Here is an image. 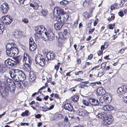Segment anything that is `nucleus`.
Instances as JSON below:
<instances>
[{
    "instance_id": "nucleus-9",
    "label": "nucleus",
    "mask_w": 127,
    "mask_h": 127,
    "mask_svg": "<svg viewBox=\"0 0 127 127\" xmlns=\"http://www.w3.org/2000/svg\"><path fill=\"white\" fill-rule=\"evenodd\" d=\"M117 93L120 95L125 94L127 92V86H122L119 88L117 90Z\"/></svg>"
},
{
    "instance_id": "nucleus-11",
    "label": "nucleus",
    "mask_w": 127,
    "mask_h": 127,
    "mask_svg": "<svg viewBox=\"0 0 127 127\" xmlns=\"http://www.w3.org/2000/svg\"><path fill=\"white\" fill-rule=\"evenodd\" d=\"M35 63L37 64H38L41 66H43L45 64V60L44 58H40L39 60H38L36 57L35 59Z\"/></svg>"
},
{
    "instance_id": "nucleus-29",
    "label": "nucleus",
    "mask_w": 127,
    "mask_h": 127,
    "mask_svg": "<svg viewBox=\"0 0 127 127\" xmlns=\"http://www.w3.org/2000/svg\"><path fill=\"white\" fill-rule=\"evenodd\" d=\"M72 100L74 102H77L78 101L79 97L78 96L75 95L71 97Z\"/></svg>"
},
{
    "instance_id": "nucleus-30",
    "label": "nucleus",
    "mask_w": 127,
    "mask_h": 127,
    "mask_svg": "<svg viewBox=\"0 0 127 127\" xmlns=\"http://www.w3.org/2000/svg\"><path fill=\"white\" fill-rule=\"evenodd\" d=\"M19 81H16L14 83V85H15V88L16 87L18 88H21L23 87Z\"/></svg>"
},
{
    "instance_id": "nucleus-5",
    "label": "nucleus",
    "mask_w": 127,
    "mask_h": 127,
    "mask_svg": "<svg viewBox=\"0 0 127 127\" xmlns=\"http://www.w3.org/2000/svg\"><path fill=\"white\" fill-rule=\"evenodd\" d=\"M107 115L106 119L103 121L104 125L106 126L109 125L113 120L112 116L110 114H108Z\"/></svg>"
},
{
    "instance_id": "nucleus-63",
    "label": "nucleus",
    "mask_w": 127,
    "mask_h": 127,
    "mask_svg": "<svg viewBox=\"0 0 127 127\" xmlns=\"http://www.w3.org/2000/svg\"><path fill=\"white\" fill-rule=\"evenodd\" d=\"M40 34H38L36 32H35V33L34 34V35L35 36V37L36 39H39V35Z\"/></svg>"
},
{
    "instance_id": "nucleus-46",
    "label": "nucleus",
    "mask_w": 127,
    "mask_h": 127,
    "mask_svg": "<svg viewBox=\"0 0 127 127\" xmlns=\"http://www.w3.org/2000/svg\"><path fill=\"white\" fill-rule=\"evenodd\" d=\"M95 28H94L92 29H90L88 32V34H92L93 32L95 30Z\"/></svg>"
},
{
    "instance_id": "nucleus-56",
    "label": "nucleus",
    "mask_w": 127,
    "mask_h": 127,
    "mask_svg": "<svg viewBox=\"0 0 127 127\" xmlns=\"http://www.w3.org/2000/svg\"><path fill=\"white\" fill-rule=\"evenodd\" d=\"M29 44L30 45H31L32 44L35 43V42L33 41V39L32 38H30L29 39Z\"/></svg>"
},
{
    "instance_id": "nucleus-20",
    "label": "nucleus",
    "mask_w": 127,
    "mask_h": 127,
    "mask_svg": "<svg viewBox=\"0 0 127 127\" xmlns=\"http://www.w3.org/2000/svg\"><path fill=\"white\" fill-rule=\"evenodd\" d=\"M36 75L35 73L32 71H30L29 73V79L31 81H32L36 78Z\"/></svg>"
},
{
    "instance_id": "nucleus-58",
    "label": "nucleus",
    "mask_w": 127,
    "mask_h": 127,
    "mask_svg": "<svg viewBox=\"0 0 127 127\" xmlns=\"http://www.w3.org/2000/svg\"><path fill=\"white\" fill-rule=\"evenodd\" d=\"M77 86H76L74 87L70 88V90L72 92H75L76 91V88Z\"/></svg>"
},
{
    "instance_id": "nucleus-54",
    "label": "nucleus",
    "mask_w": 127,
    "mask_h": 127,
    "mask_svg": "<svg viewBox=\"0 0 127 127\" xmlns=\"http://www.w3.org/2000/svg\"><path fill=\"white\" fill-rule=\"evenodd\" d=\"M60 64V63H58L57 65H55V69H56L57 71H58L59 70V65Z\"/></svg>"
},
{
    "instance_id": "nucleus-51",
    "label": "nucleus",
    "mask_w": 127,
    "mask_h": 127,
    "mask_svg": "<svg viewBox=\"0 0 127 127\" xmlns=\"http://www.w3.org/2000/svg\"><path fill=\"white\" fill-rule=\"evenodd\" d=\"M22 21L23 22L25 23H27L29 22V20L28 19L26 18H24L22 19Z\"/></svg>"
},
{
    "instance_id": "nucleus-23",
    "label": "nucleus",
    "mask_w": 127,
    "mask_h": 127,
    "mask_svg": "<svg viewBox=\"0 0 127 127\" xmlns=\"http://www.w3.org/2000/svg\"><path fill=\"white\" fill-rule=\"evenodd\" d=\"M107 114L105 112H102L98 113L97 114L98 117L99 118H100L104 119L106 117Z\"/></svg>"
},
{
    "instance_id": "nucleus-13",
    "label": "nucleus",
    "mask_w": 127,
    "mask_h": 127,
    "mask_svg": "<svg viewBox=\"0 0 127 127\" xmlns=\"http://www.w3.org/2000/svg\"><path fill=\"white\" fill-rule=\"evenodd\" d=\"M4 64L6 69L7 67L9 66L12 67L14 66L15 64L13 61L12 60L9 59V60H7L5 61Z\"/></svg>"
},
{
    "instance_id": "nucleus-22",
    "label": "nucleus",
    "mask_w": 127,
    "mask_h": 127,
    "mask_svg": "<svg viewBox=\"0 0 127 127\" xmlns=\"http://www.w3.org/2000/svg\"><path fill=\"white\" fill-rule=\"evenodd\" d=\"M67 124H65V122H60L58 123V126L60 127H70V124L68 123H67Z\"/></svg>"
},
{
    "instance_id": "nucleus-31",
    "label": "nucleus",
    "mask_w": 127,
    "mask_h": 127,
    "mask_svg": "<svg viewBox=\"0 0 127 127\" xmlns=\"http://www.w3.org/2000/svg\"><path fill=\"white\" fill-rule=\"evenodd\" d=\"M43 31V26H39L38 27L37 30H35V32L36 33L41 34Z\"/></svg>"
},
{
    "instance_id": "nucleus-14",
    "label": "nucleus",
    "mask_w": 127,
    "mask_h": 127,
    "mask_svg": "<svg viewBox=\"0 0 127 127\" xmlns=\"http://www.w3.org/2000/svg\"><path fill=\"white\" fill-rule=\"evenodd\" d=\"M96 93L98 95L100 96L105 94L106 92L104 88L101 87L97 88L96 90Z\"/></svg>"
},
{
    "instance_id": "nucleus-15",
    "label": "nucleus",
    "mask_w": 127,
    "mask_h": 127,
    "mask_svg": "<svg viewBox=\"0 0 127 127\" xmlns=\"http://www.w3.org/2000/svg\"><path fill=\"white\" fill-rule=\"evenodd\" d=\"M5 89L8 92H14L15 90V85L10 84L6 85L5 87Z\"/></svg>"
},
{
    "instance_id": "nucleus-27",
    "label": "nucleus",
    "mask_w": 127,
    "mask_h": 127,
    "mask_svg": "<svg viewBox=\"0 0 127 127\" xmlns=\"http://www.w3.org/2000/svg\"><path fill=\"white\" fill-rule=\"evenodd\" d=\"M92 1V0H85L83 2V5L84 7H86Z\"/></svg>"
},
{
    "instance_id": "nucleus-3",
    "label": "nucleus",
    "mask_w": 127,
    "mask_h": 127,
    "mask_svg": "<svg viewBox=\"0 0 127 127\" xmlns=\"http://www.w3.org/2000/svg\"><path fill=\"white\" fill-rule=\"evenodd\" d=\"M45 34L47 37L48 39L50 41L54 40L55 38V35L53 31L49 29L47 30Z\"/></svg>"
},
{
    "instance_id": "nucleus-17",
    "label": "nucleus",
    "mask_w": 127,
    "mask_h": 127,
    "mask_svg": "<svg viewBox=\"0 0 127 127\" xmlns=\"http://www.w3.org/2000/svg\"><path fill=\"white\" fill-rule=\"evenodd\" d=\"M89 101V102L91 104L94 106H97L99 104V102L95 98H90Z\"/></svg>"
},
{
    "instance_id": "nucleus-32",
    "label": "nucleus",
    "mask_w": 127,
    "mask_h": 127,
    "mask_svg": "<svg viewBox=\"0 0 127 127\" xmlns=\"http://www.w3.org/2000/svg\"><path fill=\"white\" fill-rule=\"evenodd\" d=\"M10 57H12V56H9ZM13 57V58L14 60V62H16V63H19L20 62V58L19 56H16L15 57V56H12Z\"/></svg>"
},
{
    "instance_id": "nucleus-53",
    "label": "nucleus",
    "mask_w": 127,
    "mask_h": 127,
    "mask_svg": "<svg viewBox=\"0 0 127 127\" xmlns=\"http://www.w3.org/2000/svg\"><path fill=\"white\" fill-rule=\"evenodd\" d=\"M118 14L119 16L121 17H123L124 15L123 12L122 11H119L118 13Z\"/></svg>"
},
{
    "instance_id": "nucleus-34",
    "label": "nucleus",
    "mask_w": 127,
    "mask_h": 127,
    "mask_svg": "<svg viewBox=\"0 0 127 127\" xmlns=\"http://www.w3.org/2000/svg\"><path fill=\"white\" fill-rule=\"evenodd\" d=\"M83 72V71H76L75 72V74L76 77H81L82 76Z\"/></svg>"
},
{
    "instance_id": "nucleus-33",
    "label": "nucleus",
    "mask_w": 127,
    "mask_h": 127,
    "mask_svg": "<svg viewBox=\"0 0 127 127\" xmlns=\"http://www.w3.org/2000/svg\"><path fill=\"white\" fill-rule=\"evenodd\" d=\"M36 45L35 43L30 45V49L31 51H33L36 49Z\"/></svg>"
},
{
    "instance_id": "nucleus-55",
    "label": "nucleus",
    "mask_w": 127,
    "mask_h": 127,
    "mask_svg": "<svg viewBox=\"0 0 127 127\" xmlns=\"http://www.w3.org/2000/svg\"><path fill=\"white\" fill-rule=\"evenodd\" d=\"M55 56H50V58L49 59L48 57V56H46L47 58V60L49 61L50 60H54L55 58Z\"/></svg>"
},
{
    "instance_id": "nucleus-48",
    "label": "nucleus",
    "mask_w": 127,
    "mask_h": 127,
    "mask_svg": "<svg viewBox=\"0 0 127 127\" xmlns=\"http://www.w3.org/2000/svg\"><path fill=\"white\" fill-rule=\"evenodd\" d=\"M97 38V37H96L94 39L90 41V44L92 45H93L96 42Z\"/></svg>"
},
{
    "instance_id": "nucleus-50",
    "label": "nucleus",
    "mask_w": 127,
    "mask_h": 127,
    "mask_svg": "<svg viewBox=\"0 0 127 127\" xmlns=\"http://www.w3.org/2000/svg\"><path fill=\"white\" fill-rule=\"evenodd\" d=\"M99 65H97V66H96L93 68L90 71L94 70L95 71L97 69L99 68Z\"/></svg>"
},
{
    "instance_id": "nucleus-42",
    "label": "nucleus",
    "mask_w": 127,
    "mask_h": 127,
    "mask_svg": "<svg viewBox=\"0 0 127 127\" xmlns=\"http://www.w3.org/2000/svg\"><path fill=\"white\" fill-rule=\"evenodd\" d=\"M87 13V12L86 11H85L84 12L83 14V16L85 18V19L86 20L89 19L90 18H88V16L89 15V14H88Z\"/></svg>"
},
{
    "instance_id": "nucleus-10",
    "label": "nucleus",
    "mask_w": 127,
    "mask_h": 127,
    "mask_svg": "<svg viewBox=\"0 0 127 127\" xmlns=\"http://www.w3.org/2000/svg\"><path fill=\"white\" fill-rule=\"evenodd\" d=\"M64 107L65 110H67L70 112L74 111L73 106L70 103H69L66 102H65L64 103Z\"/></svg>"
},
{
    "instance_id": "nucleus-19",
    "label": "nucleus",
    "mask_w": 127,
    "mask_h": 127,
    "mask_svg": "<svg viewBox=\"0 0 127 127\" xmlns=\"http://www.w3.org/2000/svg\"><path fill=\"white\" fill-rule=\"evenodd\" d=\"M43 53L44 55L47 56H54L55 55V53L52 51H49L47 49H44L43 51Z\"/></svg>"
},
{
    "instance_id": "nucleus-12",
    "label": "nucleus",
    "mask_w": 127,
    "mask_h": 127,
    "mask_svg": "<svg viewBox=\"0 0 127 127\" xmlns=\"http://www.w3.org/2000/svg\"><path fill=\"white\" fill-rule=\"evenodd\" d=\"M57 19L58 20V22L54 24V27L56 30H60L62 29L64 23L60 21V20H59L57 18Z\"/></svg>"
},
{
    "instance_id": "nucleus-43",
    "label": "nucleus",
    "mask_w": 127,
    "mask_h": 127,
    "mask_svg": "<svg viewBox=\"0 0 127 127\" xmlns=\"http://www.w3.org/2000/svg\"><path fill=\"white\" fill-rule=\"evenodd\" d=\"M105 73V70H104L103 71L99 72L97 74V75L98 77H101Z\"/></svg>"
},
{
    "instance_id": "nucleus-2",
    "label": "nucleus",
    "mask_w": 127,
    "mask_h": 127,
    "mask_svg": "<svg viewBox=\"0 0 127 127\" xmlns=\"http://www.w3.org/2000/svg\"><path fill=\"white\" fill-rule=\"evenodd\" d=\"M17 47V45L14 42L9 43H8L6 46V53L7 56L12 55L11 54V51L12 49Z\"/></svg>"
},
{
    "instance_id": "nucleus-6",
    "label": "nucleus",
    "mask_w": 127,
    "mask_h": 127,
    "mask_svg": "<svg viewBox=\"0 0 127 127\" xmlns=\"http://www.w3.org/2000/svg\"><path fill=\"white\" fill-rule=\"evenodd\" d=\"M0 9L1 12L5 14L8 12L9 6L7 3L5 2L1 4L0 7Z\"/></svg>"
},
{
    "instance_id": "nucleus-25",
    "label": "nucleus",
    "mask_w": 127,
    "mask_h": 127,
    "mask_svg": "<svg viewBox=\"0 0 127 127\" xmlns=\"http://www.w3.org/2000/svg\"><path fill=\"white\" fill-rule=\"evenodd\" d=\"M103 98L104 102L106 104L110 103L111 101L112 98L110 96L107 97L104 96Z\"/></svg>"
},
{
    "instance_id": "nucleus-8",
    "label": "nucleus",
    "mask_w": 127,
    "mask_h": 127,
    "mask_svg": "<svg viewBox=\"0 0 127 127\" xmlns=\"http://www.w3.org/2000/svg\"><path fill=\"white\" fill-rule=\"evenodd\" d=\"M16 73H17L20 79V81H23L26 79V76L25 73L21 70L17 69L16 71Z\"/></svg>"
},
{
    "instance_id": "nucleus-61",
    "label": "nucleus",
    "mask_w": 127,
    "mask_h": 127,
    "mask_svg": "<svg viewBox=\"0 0 127 127\" xmlns=\"http://www.w3.org/2000/svg\"><path fill=\"white\" fill-rule=\"evenodd\" d=\"M42 115L40 114H38L35 115V117L37 119H39L41 118Z\"/></svg>"
},
{
    "instance_id": "nucleus-35",
    "label": "nucleus",
    "mask_w": 127,
    "mask_h": 127,
    "mask_svg": "<svg viewBox=\"0 0 127 127\" xmlns=\"http://www.w3.org/2000/svg\"><path fill=\"white\" fill-rule=\"evenodd\" d=\"M110 14L111 15V16L110 17H109L107 19L110 22L114 20L115 19V14H113L112 13H110Z\"/></svg>"
},
{
    "instance_id": "nucleus-62",
    "label": "nucleus",
    "mask_w": 127,
    "mask_h": 127,
    "mask_svg": "<svg viewBox=\"0 0 127 127\" xmlns=\"http://www.w3.org/2000/svg\"><path fill=\"white\" fill-rule=\"evenodd\" d=\"M109 35V34L108 33H105L103 34V37H104L103 38L105 39L107 38L108 36Z\"/></svg>"
},
{
    "instance_id": "nucleus-36",
    "label": "nucleus",
    "mask_w": 127,
    "mask_h": 127,
    "mask_svg": "<svg viewBox=\"0 0 127 127\" xmlns=\"http://www.w3.org/2000/svg\"><path fill=\"white\" fill-rule=\"evenodd\" d=\"M31 64L28 63H26V62H25V67L26 70H27L29 72L31 70Z\"/></svg>"
},
{
    "instance_id": "nucleus-1",
    "label": "nucleus",
    "mask_w": 127,
    "mask_h": 127,
    "mask_svg": "<svg viewBox=\"0 0 127 127\" xmlns=\"http://www.w3.org/2000/svg\"><path fill=\"white\" fill-rule=\"evenodd\" d=\"M53 12L54 15H57L59 16V15H60V16L59 17H57V18H58L59 20H60V21L64 23L67 21L69 16L67 13L66 12H65L63 9H61L59 7H55Z\"/></svg>"
},
{
    "instance_id": "nucleus-7",
    "label": "nucleus",
    "mask_w": 127,
    "mask_h": 127,
    "mask_svg": "<svg viewBox=\"0 0 127 127\" xmlns=\"http://www.w3.org/2000/svg\"><path fill=\"white\" fill-rule=\"evenodd\" d=\"M17 69H14L13 70V71H10L9 72L11 77L15 81H20V79L19 78L18 75L16 73V71Z\"/></svg>"
},
{
    "instance_id": "nucleus-60",
    "label": "nucleus",
    "mask_w": 127,
    "mask_h": 127,
    "mask_svg": "<svg viewBox=\"0 0 127 127\" xmlns=\"http://www.w3.org/2000/svg\"><path fill=\"white\" fill-rule=\"evenodd\" d=\"M95 86L96 85L95 82L90 83H89V86H91L92 87H93Z\"/></svg>"
},
{
    "instance_id": "nucleus-45",
    "label": "nucleus",
    "mask_w": 127,
    "mask_h": 127,
    "mask_svg": "<svg viewBox=\"0 0 127 127\" xmlns=\"http://www.w3.org/2000/svg\"><path fill=\"white\" fill-rule=\"evenodd\" d=\"M83 104L85 105L86 106H88L89 105V103L88 101L86 100L85 99H83Z\"/></svg>"
},
{
    "instance_id": "nucleus-4",
    "label": "nucleus",
    "mask_w": 127,
    "mask_h": 127,
    "mask_svg": "<svg viewBox=\"0 0 127 127\" xmlns=\"http://www.w3.org/2000/svg\"><path fill=\"white\" fill-rule=\"evenodd\" d=\"M0 22L3 24L9 25L13 21V19L9 17L6 16L2 17L0 19Z\"/></svg>"
},
{
    "instance_id": "nucleus-64",
    "label": "nucleus",
    "mask_w": 127,
    "mask_h": 127,
    "mask_svg": "<svg viewBox=\"0 0 127 127\" xmlns=\"http://www.w3.org/2000/svg\"><path fill=\"white\" fill-rule=\"evenodd\" d=\"M123 100L125 103L127 104V96L124 97Z\"/></svg>"
},
{
    "instance_id": "nucleus-59",
    "label": "nucleus",
    "mask_w": 127,
    "mask_h": 127,
    "mask_svg": "<svg viewBox=\"0 0 127 127\" xmlns=\"http://www.w3.org/2000/svg\"><path fill=\"white\" fill-rule=\"evenodd\" d=\"M28 59L29 63L31 65L32 61L31 57H30V56H28Z\"/></svg>"
},
{
    "instance_id": "nucleus-16",
    "label": "nucleus",
    "mask_w": 127,
    "mask_h": 127,
    "mask_svg": "<svg viewBox=\"0 0 127 127\" xmlns=\"http://www.w3.org/2000/svg\"><path fill=\"white\" fill-rule=\"evenodd\" d=\"M12 35L15 38H19L22 37V33L21 31H15L12 33Z\"/></svg>"
},
{
    "instance_id": "nucleus-28",
    "label": "nucleus",
    "mask_w": 127,
    "mask_h": 127,
    "mask_svg": "<svg viewBox=\"0 0 127 127\" xmlns=\"http://www.w3.org/2000/svg\"><path fill=\"white\" fill-rule=\"evenodd\" d=\"M6 70L4 64L2 63L0 64V72L4 73Z\"/></svg>"
},
{
    "instance_id": "nucleus-47",
    "label": "nucleus",
    "mask_w": 127,
    "mask_h": 127,
    "mask_svg": "<svg viewBox=\"0 0 127 127\" xmlns=\"http://www.w3.org/2000/svg\"><path fill=\"white\" fill-rule=\"evenodd\" d=\"M40 107L42 108V111H43L46 112L48 110V107L46 106H43L42 107Z\"/></svg>"
},
{
    "instance_id": "nucleus-39",
    "label": "nucleus",
    "mask_w": 127,
    "mask_h": 127,
    "mask_svg": "<svg viewBox=\"0 0 127 127\" xmlns=\"http://www.w3.org/2000/svg\"><path fill=\"white\" fill-rule=\"evenodd\" d=\"M42 14L44 16H46L48 14V13L47 10L42 9L41 11Z\"/></svg>"
},
{
    "instance_id": "nucleus-37",
    "label": "nucleus",
    "mask_w": 127,
    "mask_h": 127,
    "mask_svg": "<svg viewBox=\"0 0 127 127\" xmlns=\"http://www.w3.org/2000/svg\"><path fill=\"white\" fill-rule=\"evenodd\" d=\"M95 7H93L91 8L90 10V12L89 13V15L88 17V18H90L92 17L93 16L92 13L93 11L95 9Z\"/></svg>"
},
{
    "instance_id": "nucleus-44",
    "label": "nucleus",
    "mask_w": 127,
    "mask_h": 127,
    "mask_svg": "<svg viewBox=\"0 0 127 127\" xmlns=\"http://www.w3.org/2000/svg\"><path fill=\"white\" fill-rule=\"evenodd\" d=\"M66 35H64V34H61L59 35L60 37L62 39H64L66 38Z\"/></svg>"
},
{
    "instance_id": "nucleus-41",
    "label": "nucleus",
    "mask_w": 127,
    "mask_h": 127,
    "mask_svg": "<svg viewBox=\"0 0 127 127\" xmlns=\"http://www.w3.org/2000/svg\"><path fill=\"white\" fill-rule=\"evenodd\" d=\"M29 111L28 110H26L24 112H23L21 114V115L22 116L24 117L25 116H28L29 115Z\"/></svg>"
},
{
    "instance_id": "nucleus-21",
    "label": "nucleus",
    "mask_w": 127,
    "mask_h": 127,
    "mask_svg": "<svg viewBox=\"0 0 127 127\" xmlns=\"http://www.w3.org/2000/svg\"><path fill=\"white\" fill-rule=\"evenodd\" d=\"M30 6L33 8L34 10H37L39 7L38 3L36 2H34L33 3H30Z\"/></svg>"
},
{
    "instance_id": "nucleus-40",
    "label": "nucleus",
    "mask_w": 127,
    "mask_h": 127,
    "mask_svg": "<svg viewBox=\"0 0 127 127\" xmlns=\"http://www.w3.org/2000/svg\"><path fill=\"white\" fill-rule=\"evenodd\" d=\"M108 28L110 30H113L115 27V24L114 23L113 24H110L108 25Z\"/></svg>"
},
{
    "instance_id": "nucleus-49",
    "label": "nucleus",
    "mask_w": 127,
    "mask_h": 127,
    "mask_svg": "<svg viewBox=\"0 0 127 127\" xmlns=\"http://www.w3.org/2000/svg\"><path fill=\"white\" fill-rule=\"evenodd\" d=\"M64 121L65 122V124H67V123H70L69 122L68 119V117L66 116H65L64 119Z\"/></svg>"
},
{
    "instance_id": "nucleus-52",
    "label": "nucleus",
    "mask_w": 127,
    "mask_h": 127,
    "mask_svg": "<svg viewBox=\"0 0 127 127\" xmlns=\"http://www.w3.org/2000/svg\"><path fill=\"white\" fill-rule=\"evenodd\" d=\"M106 63L104 62L101 65V68L104 69L106 66Z\"/></svg>"
},
{
    "instance_id": "nucleus-57",
    "label": "nucleus",
    "mask_w": 127,
    "mask_h": 127,
    "mask_svg": "<svg viewBox=\"0 0 127 127\" xmlns=\"http://www.w3.org/2000/svg\"><path fill=\"white\" fill-rule=\"evenodd\" d=\"M98 18H96L95 19L94 23V26H95L97 24L98 22Z\"/></svg>"
},
{
    "instance_id": "nucleus-38",
    "label": "nucleus",
    "mask_w": 127,
    "mask_h": 127,
    "mask_svg": "<svg viewBox=\"0 0 127 127\" xmlns=\"http://www.w3.org/2000/svg\"><path fill=\"white\" fill-rule=\"evenodd\" d=\"M85 87H88L87 85L84 84V82H82L79 84V87L80 88H84Z\"/></svg>"
},
{
    "instance_id": "nucleus-26",
    "label": "nucleus",
    "mask_w": 127,
    "mask_h": 127,
    "mask_svg": "<svg viewBox=\"0 0 127 127\" xmlns=\"http://www.w3.org/2000/svg\"><path fill=\"white\" fill-rule=\"evenodd\" d=\"M12 52H11L13 56H17L19 53V50L17 48V46L11 50Z\"/></svg>"
},
{
    "instance_id": "nucleus-18",
    "label": "nucleus",
    "mask_w": 127,
    "mask_h": 127,
    "mask_svg": "<svg viewBox=\"0 0 127 127\" xmlns=\"http://www.w3.org/2000/svg\"><path fill=\"white\" fill-rule=\"evenodd\" d=\"M89 113L85 109H81L79 111L78 115L82 117H85L88 115Z\"/></svg>"
},
{
    "instance_id": "nucleus-24",
    "label": "nucleus",
    "mask_w": 127,
    "mask_h": 127,
    "mask_svg": "<svg viewBox=\"0 0 127 127\" xmlns=\"http://www.w3.org/2000/svg\"><path fill=\"white\" fill-rule=\"evenodd\" d=\"M103 109L104 110L108 111H111L114 109L113 107L112 106L109 105L104 106Z\"/></svg>"
}]
</instances>
